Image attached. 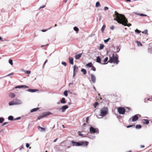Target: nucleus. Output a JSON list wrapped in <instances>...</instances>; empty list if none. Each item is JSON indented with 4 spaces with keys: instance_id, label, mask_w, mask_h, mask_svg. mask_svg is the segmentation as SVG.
<instances>
[{
    "instance_id": "obj_30",
    "label": "nucleus",
    "mask_w": 152,
    "mask_h": 152,
    "mask_svg": "<svg viewBox=\"0 0 152 152\" xmlns=\"http://www.w3.org/2000/svg\"><path fill=\"white\" fill-rule=\"evenodd\" d=\"M101 4L100 3V2L99 1H97L96 2V4H95V7H100Z\"/></svg>"
},
{
    "instance_id": "obj_34",
    "label": "nucleus",
    "mask_w": 152,
    "mask_h": 152,
    "mask_svg": "<svg viewBox=\"0 0 152 152\" xmlns=\"http://www.w3.org/2000/svg\"><path fill=\"white\" fill-rule=\"evenodd\" d=\"M99 104V102H96L93 104V106L94 107V108H96Z\"/></svg>"
},
{
    "instance_id": "obj_27",
    "label": "nucleus",
    "mask_w": 152,
    "mask_h": 152,
    "mask_svg": "<svg viewBox=\"0 0 152 152\" xmlns=\"http://www.w3.org/2000/svg\"><path fill=\"white\" fill-rule=\"evenodd\" d=\"M9 96L12 98L14 97L15 95L14 93H10L9 94Z\"/></svg>"
},
{
    "instance_id": "obj_56",
    "label": "nucleus",
    "mask_w": 152,
    "mask_h": 152,
    "mask_svg": "<svg viewBox=\"0 0 152 152\" xmlns=\"http://www.w3.org/2000/svg\"><path fill=\"white\" fill-rule=\"evenodd\" d=\"M134 126V125H128V126H127L126 127L127 128H129L131 127Z\"/></svg>"
},
{
    "instance_id": "obj_57",
    "label": "nucleus",
    "mask_w": 152,
    "mask_h": 152,
    "mask_svg": "<svg viewBox=\"0 0 152 152\" xmlns=\"http://www.w3.org/2000/svg\"><path fill=\"white\" fill-rule=\"evenodd\" d=\"M30 146V144L28 143H26V146L27 148H28Z\"/></svg>"
},
{
    "instance_id": "obj_6",
    "label": "nucleus",
    "mask_w": 152,
    "mask_h": 152,
    "mask_svg": "<svg viewBox=\"0 0 152 152\" xmlns=\"http://www.w3.org/2000/svg\"><path fill=\"white\" fill-rule=\"evenodd\" d=\"M118 111L119 114L124 115L126 112V110L124 107H120L118 108Z\"/></svg>"
},
{
    "instance_id": "obj_55",
    "label": "nucleus",
    "mask_w": 152,
    "mask_h": 152,
    "mask_svg": "<svg viewBox=\"0 0 152 152\" xmlns=\"http://www.w3.org/2000/svg\"><path fill=\"white\" fill-rule=\"evenodd\" d=\"M21 119V117H18L17 118H15L14 119V120H20Z\"/></svg>"
},
{
    "instance_id": "obj_21",
    "label": "nucleus",
    "mask_w": 152,
    "mask_h": 152,
    "mask_svg": "<svg viewBox=\"0 0 152 152\" xmlns=\"http://www.w3.org/2000/svg\"><path fill=\"white\" fill-rule=\"evenodd\" d=\"M61 103L64 104L66 103V102L65 101V99L64 97H63L61 100Z\"/></svg>"
},
{
    "instance_id": "obj_61",
    "label": "nucleus",
    "mask_w": 152,
    "mask_h": 152,
    "mask_svg": "<svg viewBox=\"0 0 152 152\" xmlns=\"http://www.w3.org/2000/svg\"><path fill=\"white\" fill-rule=\"evenodd\" d=\"M108 9V7H105L104 8V10H106Z\"/></svg>"
},
{
    "instance_id": "obj_19",
    "label": "nucleus",
    "mask_w": 152,
    "mask_h": 152,
    "mask_svg": "<svg viewBox=\"0 0 152 152\" xmlns=\"http://www.w3.org/2000/svg\"><path fill=\"white\" fill-rule=\"evenodd\" d=\"M39 109V107H37L32 109L30 110V112L32 113L34 112L37 111Z\"/></svg>"
},
{
    "instance_id": "obj_64",
    "label": "nucleus",
    "mask_w": 152,
    "mask_h": 152,
    "mask_svg": "<svg viewBox=\"0 0 152 152\" xmlns=\"http://www.w3.org/2000/svg\"><path fill=\"white\" fill-rule=\"evenodd\" d=\"M48 30H46V29H42L41 31L42 32H46Z\"/></svg>"
},
{
    "instance_id": "obj_54",
    "label": "nucleus",
    "mask_w": 152,
    "mask_h": 152,
    "mask_svg": "<svg viewBox=\"0 0 152 152\" xmlns=\"http://www.w3.org/2000/svg\"><path fill=\"white\" fill-rule=\"evenodd\" d=\"M22 88H28V86L26 85H22Z\"/></svg>"
},
{
    "instance_id": "obj_52",
    "label": "nucleus",
    "mask_w": 152,
    "mask_h": 152,
    "mask_svg": "<svg viewBox=\"0 0 152 152\" xmlns=\"http://www.w3.org/2000/svg\"><path fill=\"white\" fill-rule=\"evenodd\" d=\"M8 124V122H4L1 125V126H4L5 125H6V124Z\"/></svg>"
},
{
    "instance_id": "obj_40",
    "label": "nucleus",
    "mask_w": 152,
    "mask_h": 152,
    "mask_svg": "<svg viewBox=\"0 0 152 152\" xmlns=\"http://www.w3.org/2000/svg\"><path fill=\"white\" fill-rule=\"evenodd\" d=\"M68 91L67 90H65L64 92L63 93L64 95L66 96H68Z\"/></svg>"
},
{
    "instance_id": "obj_53",
    "label": "nucleus",
    "mask_w": 152,
    "mask_h": 152,
    "mask_svg": "<svg viewBox=\"0 0 152 152\" xmlns=\"http://www.w3.org/2000/svg\"><path fill=\"white\" fill-rule=\"evenodd\" d=\"M78 132L79 133V135L80 136H82V137H83V134L81 133V132L80 131H78Z\"/></svg>"
},
{
    "instance_id": "obj_35",
    "label": "nucleus",
    "mask_w": 152,
    "mask_h": 152,
    "mask_svg": "<svg viewBox=\"0 0 152 152\" xmlns=\"http://www.w3.org/2000/svg\"><path fill=\"white\" fill-rule=\"evenodd\" d=\"M136 42L137 43V45L138 46H142V44L140 42L138 41H136Z\"/></svg>"
},
{
    "instance_id": "obj_58",
    "label": "nucleus",
    "mask_w": 152,
    "mask_h": 152,
    "mask_svg": "<svg viewBox=\"0 0 152 152\" xmlns=\"http://www.w3.org/2000/svg\"><path fill=\"white\" fill-rule=\"evenodd\" d=\"M45 6H46L45 5H43V6H42L40 7L39 8V9H41L43 8H44L45 7Z\"/></svg>"
},
{
    "instance_id": "obj_16",
    "label": "nucleus",
    "mask_w": 152,
    "mask_h": 152,
    "mask_svg": "<svg viewBox=\"0 0 152 152\" xmlns=\"http://www.w3.org/2000/svg\"><path fill=\"white\" fill-rule=\"evenodd\" d=\"M73 60L74 59L73 58L70 56L69 57V63L72 65H73L74 64Z\"/></svg>"
},
{
    "instance_id": "obj_60",
    "label": "nucleus",
    "mask_w": 152,
    "mask_h": 152,
    "mask_svg": "<svg viewBox=\"0 0 152 152\" xmlns=\"http://www.w3.org/2000/svg\"><path fill=\"white\" fill-rule=\"evenodd\" d=\"M74 66H75V70H77L78 69V68L77 66L75 65L74 66H73V67H74Z\"/></svg>"
},
{
    "instance_id": "obj_41",
    "label": "nucleus",
    "mask_w": 152,
    "mask_h": 152,
    "mask_svg": "<svg viewBox=\"0 0 152 152\" xmlns=\"http://www.w3.org/2000/svg\"><path fill=\"white\" fill-rule=\"evenodd\" d=\"M24 71L25 73L27 74H29L31 72L29 70H24Z\"/></svg>"
},
{
    "instance_id": "obj_23",
    "label": "nucleus",
    "mask_w": 152,
    "mask_h": 152,
    "mask_svg": "<svg viewBox=\"0 0 152 152\" xmlns=\"http://www.w3.org/2000/svg\"><path fill=\"white\" fill-rule=\"evenodd\" d=\"M81 71L83 72V74L84 75H86L87 73V71L85 69L82 68L81 70Z\"/></svg>"
},
{
    "instance_id": "obj_1",
    "label": "nucleus",
    "mask_w": 152,
    "mask_h": 152,
    "mask_svg": "<svg viewBox=\"0 0 152 152\" xmlns=\"http://www.w3.org/2000/svg\"><path fill=\"white\" fill-rule=\"evenodd\" d=\"M71 146H87L89 144V142L86 141H81L78 142H76L72 140L71 141Z\"/></svg>"
},
{
    "instance_id": "obj_42",
    "label": "nucleus",
    "mask_w": 152,
    "mask_h": 152,
    "mask_svg": "<svg viewBox=\"0 0 152 152\" xmlns=\"http://www.w3.org/2000/svg\"><path fill=\"white\" fill-rule=\"evenodd\" d=\"M9 63L11 65H12L13 64V61L11 59H9Z\"/></svg>"
},
{
    "instance_id": "obj_36",
    "label": "nucleus",
    "mask_w": 152,
    "mask_h": 152,
    "mask_svg": "<svg viewBox=\"0 0 152 152\" xmlns=\"http://www.w3.org/2000/svg\"><path fill=\"white\" fill-rule=\"evenodd\" d=\"M44 117L42 113V115H40L37 117V119L38 120H39Z\"/></svg>"
},
{
    "instance_id": "obj_24",
    "label": "nucleus",
    "mask_w": 152,
    "mask_h": 152,
    "mask_svg": "<svg viewBox=\"0 0 152 152\" xmlns=\"http://www.w3.org/2000/svg\"><path fill=\"white\" fill-rule=\"evenodd\" d=\"M9 104L10 106H12L14 105H16L15 103V101H12L10 102L9 103Z\"/></svg>"
},
{
    "instance_id": "obj_17",
    "label": "nucleus",
    "mask_w": 152,
    "mask_h": 152,
    "mask_svg": "<svg viewBox=\"0 0 152 152\" xmlns=\"http://www.w3.org/2000/svg\"><path fill=\"white\" fill-rule=\"evenodd\" d=\"M108 57H106L104 59V60L103 61L104 62L103 63H101V64H107L108 62H107V61L108 60Z\"/></svg>"
},
{
    "instance_id": "obj_45",
    "label": "nucleus",
    "mask_w": 152,
    "mask_h": 152,
    "mask_svg": "<svg viewBox=\"0 0 152 152\" xmlns=\"http://www.w3.org/2000/svg\"><path fill=\"white\" fill-rule=\"evenodd\" d=\"M75 66H74V67H73V77H74L75 75H76V73H75Z\"/></svg>"
},
{
    "instance_id": "obj_38",
    "label": "nucleus",
    "mask_w": 152,
    "mask_h": 152,
    "mask_svg": "<svg viewBox=\"0 0 152 152\" xmlns=\"http://www.w3.org/2000/svg\"><path fill=\"white\" fill-rule=\"evenodd\" d=\"M4 121V118L2 117L0 118V123H2Z\"/></svg>"
},
{
    "instance_id": "obj_11",
    "label": "nucleus",
    "mask_w": 152,
    "mask_h": 152,
    "mask_svg": "<svg viewBox=\"0 0 152 152\" xmlns=\"http://www.w3.org/2000/svg\"><path fill=\"white\" fill-rule=\"evenodd\" d=\"M39 91L38 89H32L29 88L27 89V91L28 92H31V93H34L36 92Z\"/></svg>"
},
{
    "instance_id": "obj_39",
    "label": "nucleus",
    "mask_w": 152,
    "mask_h": 152,
    "mask_svg": "<svg viewBox=\"0 0 152 152\" xmlns=\"http://www.w3.org/2000/svg\"><path fill=\"white\" fill-rule=\"evenodd\" d=\"M137 15H139L141 16H147V15L142 13H138L137 14Z\"/></svg>"
},
{
    "instance_id": "obj_33",
    "label": "nucleus",
    "mask_w": 152,
    "mask_h": 152,
    "mask_svg": "<svg viewBox=\"0 0 152 152\" xmlns=\"http://www.w3.org/2000/svg\"><path fill=\"white\" fill-rule=\"evenodd\" d=\"M106 26L104 25H103L101 28V30L102 32H103Z\"/></svg>"
},
{
    "instance_id": "obj_51",
    "label": "nucleus",
    "mask_w": 152,
    "mask_h": 152,
    "mask_svg": "<svg viewBox=\"0 0 152 152\" xmlns=\"http://www.w3.org/2000/svg\"><path fill=\"white\" fill-rule=\"evenodd\" d=\"M116 49H117V51H116V52L118 53L120 51V48H119V47L118 46L116 47Z\"/></svg>"
},
{
    "instance_id": "obj_14",
    "label": "nucleus",
    "mask_w": 152,
    "mask_h": 152,
    "mask_svg": "<svg viewBox=\"0 0 152 152\" xmlns=\"http://www.w3.org/2000/svg\"><path fill=\"white\" fill-rule=\"evenodd\" d=\"M15 101L16 105L21 104L23 103L22 101L20 99H17Z\"/></svg>"
},
{
    "instance_id": "obj_8",
    "label": "nucleus",
    "mask_w": 152,
    "mask_h": 152,
    "mask_svg": "<svg viewBox=\"0 0 152 152\" xmlns=\"http://www.w3.org/2000/svg\"><path fill=\"white\" fill-rule=\"evenodd\" d=\"M139 116L140 117L141 115L139 114H137L132 116L131 117V118H132V121L135 122L137 121L139 119Z\"/></svg>"
},
{
    "instance_id": "obj_62",
    "label": "nucleus",
    "mask_w": 152,
    "mask_h": 152,
    "mask_svg": "<svg viewBox=\"0 0 152 152\" xmlns=\"http://www.w3.org/2000/svg\"><path fill=\"white\" fill-rule=\"evenodd\" d=\"M114 26L112 25L110 28L111 30H113L114 29Z\"/></svg>"
},
{
    "instance_id": "obj_32",
    "label": "nucleus",
    "mask_w": 152,
    "mask_h": 152,
    "mask_svg": "<svg viewBox=\"0 0 152 152\" xmlns=\"http://www.w3.org/2000/svg\"><path fill=\"white\" fill-rule=\"evenodd\" d=\"M142 128V126L140 124H137L135 126L136 129H140Z\"/></svg>"
},
{
    "instance_id": "obj_47",
    "label": "nucleus",
    "mask_w": 152,
    "mask_h": 152,
    "mask_svg": "<svg viewBox=\"0 0 152 152\" xmlns=\"http://www.w3.org/2000/svg\"><path fill=\"white\" fill-rule=\"evenodd\" d=\"M148 30L147 29L144 30L142 32V33L143 34H146L148 32Z\"/></svg>"
},
{
    "instance_id": "obj_20",
    "label": "nucleus",
    "mask_w": 152,
    "mask_h": 152,
    "mask_svg": "<svg viewBox=\"0 0 152 152\" xmlns=\"http://www.w3.org/2000/svg\"><path fill=\"white\" fill-rule=\"evenodd\" d=\"M38 129L39 130H40L41 132H42V131H45V128L42 127L40 126L38 127Z\"/></svg>"
},
{
    "instance_id": "obj_12",
    "label": "nucleus",
    "mask_w": 152,
    "mask_h": 152,
    "mask_svg": "<svg viewBox=\"0 0 152 152\" xmlns=\"http://www.w3.org/2000/svg\"><path fill=\"white\" fill-rule=\"evenodd\" d=\"M44 117L47 116L48 115H51V113L50 111H48L45 112H44L42 113Z\"/></svg>"
},
{
    "instance_id": "obj_29",
    "label": "nucleus",
    "mask_w": 152,
    "mask_h": 152,
    "mask_svg": "<svg viewBox=\"0 0 152 152\" xmlns=\"http://www.w3.org/2000/svg\"><path fill=\"white\" fill-rule=\"evenodd\" d=\"M104 47V45L102 44H101L99 45V50H101L103 49Z\"/></svg>"
},
{
    "instance_id": "obj_9",
    "label": "nucleus",
    "mask_w": 152,
    "mask_h": 152,
    "mask_svg": "<svg viewBox=\"0 0 152 152\" xmlns=\"http://www.w3.org/2000/svg\"><path fill=\"white\" fill-rule=\"evenodd\" d=\"M90 76H91V80L92 82L93 83H95L96 81V77L95 76L92 74H91Z\"/></svg>"
},
{
    "instance_id": "obj_50",
    "label": "nucleus",
    "mask_w": 152,
    "mask_h": 152,
    "mask_svg": "<svg viewBox=\"0 0 152 152\" xmlns=\"http://www.w3.org/2000/svg\"><path fill=\"white\" fill-rule=\"evenodd\" d=\"M91 70H93L94 71H95L96 70V68L95 67L93 66L91 67Z\"/></svg>"
},
{
    "instance_id": "obj_22",
    "label": "nucleus",
    "mask_w": 152,
    "mask_h": 152,
    "mask_svg": "<svg viewBox=\"0 0 152 152\" xmlns=\"http://www.w3.org/2000/svg\"><path fill=\"white\" fill-rule=\"evenodd\" d=\"M86 66L88 67L89 68H90V67H91L92 66H93V64H92V62H89L88 63V64H87Z\"/></svg>"
},
{
    "instance_id": "obj_13",
    "label": "nucleus",
    "mask_w": 152,
    "mask_h": 152,
    "mask_svg": "<svg viewBox=\"0 0 152 152\" xmlns=\"http://www.w3.org/2000/svg\"><path fill=\"white\" fill-rule=\"evenodd\" d=\"M82 55V53L76 54L75 56V58L77 60L79 59L81 57Z\"/></svg>"
},
{
    "instance_id": "obj_37",
    "label": "nucleus",
    "mask_w": 152,
    "mask_h": 152,
    "mask_svg": "<svg viewBox=\"0 0 152 152\" xmlns=\"http://www.w3.org/2000/svg\"><path fill=\"white\" fill-rule=\"evenodd\" d=\"M135 32L137 34H139L141 32V31L140 30H138L137 28H136L135 30Z\"/></svg>"
},
{
    "instance_id": "obj_59",
    "label": "nucleus",
    "mask_w": 152,
    "mask_h": 152,
    "mask_svg": "<svg viewBox=\"0 0 152 152\" xmlns=\"http://www.w3.org/2000/svg\"><path fill=\"white\" fill-rule=\"evenodd\" d=\"M48 61V60L47 59H46L44 63V64L43 65V68H44V66L45 64Z\"/></svg>"
},
{
    "instance_id": "obj_49",
    "label": "nucleus",
    "mask_w": 152,
    "mask_h": 152,
    "mask_svg": "<svg viewBox=\"0 0 152 152\" xmlns=\"http://www.w3.org/2000/svg\"><path fill=\"white\" fill-rule=\"evenodd\" d=\"M61 64L64 66H66L67 65L66 63L65 62H61Z\"/></svg>"
},
{
    "instance_id": "obj_5",
    "label": "nucleus",
    "mask_w": 152,
    "mask_h": 152,
    "mask_svg": "<svg viewBox=\"0 0 152 152\" xmlns=\"http://www.w3.org/2000/svg\"><path fill=\"white\" fill-rule=\"evenodd\" d=\"M89 131L91 134L99 133V131L98 129L96 128H94L91 126L89 128Z\"/></svg>"
},
{
    "instance_id": "obj_15",
    "label": "nucleus",
    "mask_w": 152,
    "mask_h": 152,
    "mask_svg": "<svg viewBox=\"0 0 152 152\" xmlns=\"http://www.w3.org/2000/svg\"><path fill=\"white\" fill-rule=\"evenodd\" d=\"M87 137L91 139H94L96 137L94 135H93L88 134H87Z\"/></svg>"
},
{
    "instance_id": "obj_28",
    "label": "nucleus",
    "mask_w": 152,
    "mask_h": 152,
    "mask_svg": "<svg viewBox=\"0 0 152 152\" xmlns=\"http://www.w3.org/2000/svg\"><path fill=\"white\" fill-rule=\"evenodd\" d=\"M73 29H74V30L77 33H78V32L79 31V29L77 27L75 26L73 28Z\"/></svg>"
},
{
    "instance_id": "obj_2",
    "label": "nucleus",
    "mask_w": 152,
    "mask_h": 152,
    "mask_svg": "<svg viewBox=\"0 0 152 152\" xmlns=\"http://www.w3.org/2000/svg\"><path fill=\"white\" fill-rule=\"evenodd\" d=\"M119 60H118V54H116L115 56L114 53H113L112 56L110 57L109 58L108 62L112 63H114L115 64H118L119 62Z\"/></svg>"
},
{
    "instance_id": "obj_18",
    "label": "nucleus",
    "mask_w": 152,
    "mask_h": 152,
    "mask_svg": "<svg viewBox=\"0 0 152 152\" xmlns=\"http://www.w3.org/2000/svg\"><path fill=\"white\" fill-rule=\"evenodd\" d=\"M96 62L101 64V60L100 57L99 56L97 57Z\"/></svg>"
},
{
    "instance_id": "obj_31",
    "label": "nucleus",
    "mask_w": 152,
    "mask_h": 152,
    "mask_svg": "<svg viewBox=\"0 0 152 152\" xmlns=\"http://www.w3.org/2000/svg\"><path fill=\"white\" fill-rule=\"evenodd\" d=\"M8 119L10 121L14 120L13 117L12 115H10L8 117Z\"/></svg>"
},
{
    "instance_id": "obj_48",
    "label": "nucleus",
    "mask_w": 152,
    "mask_h": 152,
    "mask_svg": "<svg viewBox=\"0 0 152 152\" xmlns=\"http://www.w3.org/2000/svg\"><path fill=\"white\" fill-rule=\"evenodd\" d=\"M15 88H22V85H20V86H17L15 87Z\"/></svg>"
},
{
    "instance_id": "obj_3",
    "label": "nucleus",
    "mask_w": 152,
    "mask_h": 152,
    "mask_svg": "<svg viewBox=\"0 0 152 152\" xmlns=\"http://www.w3.org/2000/svg\"><path fill=\"white\" fill-rule=\"evenodd\" d=\"M108 113V109L107 107H104L100 110V115L102 117L106 115Z\"/></svg>"
},
{
    "instance_id": "obj_7",
    "label": "nucleus",
    "mask_w": 152,
    "mask_h": 152,
    "mask_svg": "<svg viewBox=\"0 0 152 152\" xmlns=\"http://www.w3.org/2000/svg\"><path fill=\"white\" fill-rule=\"evenodd\" d=\"M128 21L127 19L125 17V18L124 20L122 25L124 26H127L128 27H129L131 26V24L129 23L128 24Z\"/></svg>"
},
{
    "instance_id": "obj_46",
    "label": "nucleus",
    "mask_w": 152,
    "mask_h": 152,
    "mask_svg": "<svg viewBox=\"0 0 152 152\" xmlns=\"http://www.w3.org/2000/svg\"><path fill=\"white\" fill-rule=\"evenodd\" d=\"M130 108L129 107H126V113H128L129 111L130 110Z\"/></svg>"
},
{
    "instance_id": "obj_10",
    "label": "nucleus",
    "mask_w": 152,
    "mask_h": 152,
    "mask_svg": "<svg viewBox=\"0 0 152 152\" xmlns=\"http://www.w3.org/2000/svg\"><path fill=\"white\" fill-rule=\"evenodd\" d=\"M69 107L68 105H66L62 106L61 109V111L62 112H64Z\"/></svg>"
},
{
    "instance_id": "obj_25",
    "label": "nucleus",
    "mask_w": 152,
    "mask_h": 152,
    "mask_svg": "<svg viewBox=\"0 0 152 152\" xmlns=\"http://www.w3.org/2000/svg\"><path fill=\"white\" fill-rule=\"evenodd\" d=\"M121 15H122L121 14H119L118 12L116 11H115V14L113 15V16L114 17H115L116 16H121Z\"/></svg>"
},
{
    "instance_id": "obj_44",
    "label": "nucleus",
    "mask_w": 152,
    "mask_h": 152,
    "mask_svg": "<svg viewBox=\"0 0 152 152\" xmlns=\"http://www.w3.org/2000/svg\"><path fill=\"white\" fill-rule=\"evenodd\" d=\"M14 74V73L13 72H12L11 73H10V74H8V75H6V76L3 77H8V76H11V75H13Z\"/></svg>"
},
{
    "instance_id": "obj_4",
    "label": "nucleus",
    "mask_w": 152,
    "mask_h": 152,
    "mask_svg": "<svg viewBox=\"0 0 152 152\" xmlns=\"http://www.w3.org/2000/svg\"><path fill=\"white\" fill-rule=\"evenodd\" d=\"M119 16H116L117 18H115L114 20L116 21L118 23L122 24L125 18V17L124 15H121Z\"/></svg>"
},
{
    "instance_id": "obj_63",
    "label": "nucleus",
    "mask_w": 152,
    "mask_h": 152,
    "mask_svg": "<svg viewBox=\"0 0 152 152\" xmlns=\"http://www.w3.org/2000/svg\"><path fill=\"white\" fill-rule=\"evenodd\" d=\"M88 120H89V117H87L86 118V122H87L88 121Z\"/></svg>"
},
{
    "instance_id": "obj_43",
    "label": "nucleus",
    "mask_w": 152,
    "mask_h": 152,
    "mask_svg": "<svg viewBox=\"0 0 152 152\" xmlns=\"http://www.w3.org/2000/svg\"><path fill=\"white\" fill-rule=\"evenodd\" d=\"M110 39V38H107V39H106L104 40V42L105 43H106L107 42H108L109 41Z\"/></svg>"
},
{
    "instance_id": "obj_26",
    "label": "nucleus",
    "mask_w": 152,
    "mask_h": 152,
    "mask_svg": "<svg viewBox=\"0 0 152 152\" xmlns=\"http://www.w3.org/2000/svg\"><path fill=\"white\" fill-rule=\"evenodd\" d=\"M143 121H145L143 122V123L145 124H148L149 123V121L148 120L146 119H143Z\"/></svg>"
}]
</instances>
